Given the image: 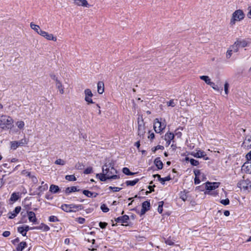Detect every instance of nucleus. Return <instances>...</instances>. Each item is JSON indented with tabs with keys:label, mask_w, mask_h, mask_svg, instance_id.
<instances>
[{
	"label": "nucleus",
	"mask_w": 251,
	"mask_h": 251,
	"mask_svg": "<svg viewBox=\"0 0 251 251\" xmlns=\"http://www.w3.org/2000/svg\"><path fill=\"white\" fill-rule=\"evenodd\" d=\"M117 171L111 162L106 163L102 168V173L97 174V178L101 181H105L107 179H117L120 176L117 175Z\"/></svg>",
	"instance_id": "f257e3e1"
},
{
	"label": "nucleus",
	"mask_w": 251,
	"mask_h": 251,
	"mask_svg": "<svg viewBox=\"0 0 251 251\" xmlns=\"http://www.w3.org/2000/svg\"><path fill=\"white\" fill-rule=\"evenodd\" d=\"M14 120L12 117L6 115L0 116V128L3 130L11 129L13 125Z\"/></svg>",
	"instance_id": "f03ea898"
},
{
	"label": "nucleus",
	"mask_w": 251,
	"mask_h": 251,
	"mask_svg": "<svg viewBox=\"0 0 251 251\" xmlns=\"http://www.w3.org/2000/svg\"><path fill=\"white\" fill-rule=\"evenodd\" d=\"M220 183L219 182H211L207 181L204 183L206 191L204 192L205 194L212 195L215 197L218 195V192L216 191L211 192L216 188H218L220 186Z\"/></svg>",
	"instance_id": "7ed1b4c3"
},
{
	"label": "nucleus",
	"mask_w": 251,
	"mask_h": 251,
	"mask_svg": "<svg viewBox=\"0 0 251 251\" xmlns=\"http://www.w3.org/2000/svg\"><path fill=\"white\" fill-rule=\"evenodd\" d=\"M245 18V14L241 9L235 10L232 14L230 20V25L233 26L236 22H240Z\"/></svg>",
	"instance_id": "20e7f679"
},
{
	"label": "nucleus",
	"mask_w": 251,
	"mask_h": 251,
	"mask_svg": "<svg viewBox=\"0 0 251 251\" xmlns=\"http://www.w3.org/2000/svg\"><path fill=\"white\" fill-rule=\"evenodd\" d=\"M28 143L27 140L25 138H24L18 141H12L10 142V149L13 150H16L20 146H23Z\"/></svg>",
	"instance_id": "39448f33"
},
{
	"label": "nucleus",
	"mask_w": 251,
	"mask_h": 251,
	"mask_svg": "<svg viewBox=\"0 0 251 251\" xmlns=\"http://www.w3.org/2000/svg\"><path fill=\"white\" fill-rule=\"evenodd\" d=\"M166 127V124L161 123L158 119H155L154 122L153 128L156 133L161 132Z\"/></svg>",
	"instance_id": "423d86ee"
},
{
	"label": "nucleus",
	"mask_w": 251,
	"mask_h": 251,
	"mask_svg": "<svg viewBox=\"0 0 251 251\" xmlns=\"http://www.w3.org/2000/svg\"><path fill=\"white\" fill-rule=\"evenodd\" d=\"M84 100L85 101L87 102V104H90L92 103H94V102L93 101L92 99L93 96V94L90 89H86L84 91Z\"/></svg>",
	"instance_id": "0eeeda50"
},
{
	"label": "nucleus",
	"mask_w": 251,
	"mask_h": 251,
	"mask_svg": "<svg viewBox=\"0 0 251 251\" xmlns=\"http://www.w3.org/2000/svg\"><path fill=\"white\" fill-rule=\"evenodd\" d=\"M238 186L243 190H249L251 188V182L249 179L242 180L238 182Z\"/></svg>",
	"instance_id": "6e6552de"
},
{
	"label": "nucleus",
	"mask_w": 251,
	"mask_h": 251,
	"mask_svg": "<svg viewBox=\"0 0 251 251\" xmlns=\"http://www.w3.org/2000/svg\"><path fill=\"white\" fill-rule=\"evenodd\" d=\"M242 147L246 150L251 149V134L246 137L242 144Z\"/></svg>",
	"instance_id": "1a4fd4ad"
},
{
	"label": "nucleus",
	"mask_w": 251,
	"mask_h": 251,
	"mask_svg": "<svg viewBox=\"0 0 251 251\" xmlns=\"http://www.w3.org/2000/svg\"><path fill=\"white\" fill-rule=\"evenodd\" d=\"M40 35L46 38L48 40L56 41L57 38L52 34L49 33L48 32L43 31L40 32Z\"/></svg>",
	"instance_id": "9d476101"
},
{
	"label": "nucleus",
	"mask_w": 251,
	"mask_h": 251,
	"mask_svg": "<svg viewBox=\"0 0 251 251\" xmlns=\"http://www.w3.org/2000/svg\"><path fill=\"white\" fill-rule=\"evenodd\" d=\"M150 202L148 201H145L142 203V209L141 210L140 214L144 215L147 211L150 209Z\"/></svg>",
	"instance_id": "9b49d317"
},
{
	"label": "nucleus",
	"mask_w": 251,
	"mask_h": 251,
	"mask_svg": "<svg viewBox=\"0 0 251 251\" xmlns=\"http://www.w3.org/2000/svg\"><path fill=\"white\" fill-rule=\"evenodd\" d=\"M74 4L78 6L89 7L90 5L86 0H74Z\"/></svg>",
	"instance_id": "f8f14e48"
},
{
	"label": "nucleus",
	"mask_w": 251,
	"mask_h": 251,
	"mask_svg": "<svg viewBox=\"0 0 251 251\" xmlns=\"http://www.w3.org/2000/svg\"><path fill=\"white\" fill-rule=\"evenodd\" d=\"M21 210V206H17L15 207L14 211L10 212L8 213V218L10 219L14 218L20 212Z\"/></svg>",
	"instance_id": "ddd939ff"
},
{
	"label": "nucleus",
	"mask_w": 251,
	"mask_h": 251,
	"mask_svg": "<svg viewBox=\"0 0 251 251\" xmlns=\"http://www.w3.org/2000/svg\"><path fill=\"white\" fill-rule=\"evenodd\" d=\"M242 170L247 174H251V163L245 162L242 167Z\"/></svg>",
	"instance_id": "4468645a"
},
{
	"label": "nucleus",
	"mask_w": 251,
	"mask_h": 251,
	"mask_svg": "<svg viewBox=\"0 0 251 251\" xmlns=\"http://www.w3.org/2000/svg\"><path fill=\"white\" fill-rule=\"evenodd\" d=\"M129 220V217L127 215H124L121 217H119L115 219V221L117 223H121L122 225L124 224H126L128 223Z\"/></svg>",
	"instance_id": "2eb2a0df"
},
{
	"label": "nucleus",
	"mask_w": 251,
	"mask_h": 251,
	"mask_svg": "<svg viewBox=\"0 0 251 251\" xmlns=\"http://www.w3.org/2000/svg\"><path fill=\"white\" fill-rule=\"evenodd\" d=\"M191 155L195 157L202 158L204 157L206 154L204 151L200 150H196V151H193L191 153Z\"/></svg>",
	"instance_id": "dca6fc26"
},
{
	"label": "nucleus",
	"mask_w": 251,
	"mask_h": 251,
	"mask_svg": "<svg viewBox=\"0 0 251 251\" xmlns=\"http://www.w3.org/2000/svg\"><path fill=\"white\" fill-rule=\"evenodd\" d=\"M31 229H40L44 231H48L50 229V228L48 225L44 223H41L40 226H38L31 227Z\"/></svg>",
	"instance_id": "f3484780"
},
{
	"label": "nucleus",
	"mask_w": 251,
	"mask_h": 251,
	"mask_svg": "<svg viewBox=\"0 0 251 251\" xmlns=\"http://www.w3.org/2000/svg\"><path fill=\"white\" fill-rule=\"evenodd\" d=\"M28 219L29 222L33 223H36L37 222V218L35 214L32 211H28L27 212Z\"/></svg>",
	"instance_id": "a211bd4d"
},
{
	"label": "nucleus",
	"mask_w": 251,
	"mask_h": 251,
	"mask_svg": "<svg viewBox=\"0 0 251 251\" xmlns=\"http://www.w3.org/2000/svg\"><path fill=\"white\" fill-rule=\"evenodd\" d=\"M174 138V134L172 132H167L164 137V139L167 142L168 145L171 143V141Z\"/></svg>",
	"instance_id": "6ab92c4d"
},
{
	"label": "nucleus",
	"mask_w": 251,
	"mask_h": 251,
	"mask_svg": "<svg viewBox=\"0 0 251 251\" xmlns=\"http://www.w3.org/2000/svg\"><path fill=\"white\" fill-rule=\"evenodd\" d=\"M146 132L145 130V127L143 123V122H142V123L139 124L138 125V134L140 136H142L144 135V134Z\"/></svg>",
	"instance_id": "aec40b11"
},
{
	"label": "nucleus",
	"mask_w": 251,
	"mask_h": 251,
	"mask_svg": "<svg viewBox=\"0 0 251 251\" xmlns=\"http://www.w3.org/2000/svg\"><path fill=\"white\" fill-rule=\"evenodd\" d=\"M55 86L57 89H58L60 94H63L64 93L63 85L60 80L55 83Z\"/></svg>",
	"instance_id": "412c9836"
},
{
	"label": "nucleus",
	"mask_w": 251,
	"mask_h": 251,
	"mask_svg": "<svg viewBox=\"0 0 251 251\" xmlns=\"http://www.w3.org/2000/svg\"><path fill=\"white\" fill-rule=\"evenodd\" d=\"M30 26L31 29L34 30L39 35H40V32L43 31V30L40 29V27L38 25H35L33 23H30Z\"/></svg>",
	"instance_id": "4be33fe9"
},
{
	"label": "nucleus",
	"mask_w": 251,
	"mask_h": 251,
	"mask_svg": "<svg viewBox=\"0 0 251 251\" xmlns=\"http://www.w3.org/2000/svg\"><path fill=\"white\" fill-rule=\"evenodd\" d=\"M98 92L100 94H102L104 92V83L102 81L98 82L97 84Z\"/></svg>",
	"instance_id": "5701e85b"
},
{
	"label": "nucleus",
	"mask_w": 251,
	"mask_h": 251,
	"mask_svg": "<svg viewBox=\"0 0 251 251\" xmlns=\"http://www.w3.org/2000/svg\"><path fill=\"white\" fill-rule=\"evenodd\" d=\"M154 163L158 169H161L163 168V163L159 157L155 159Z\"/></svg>",
	"instance_id": "b1692460"
},
{
	"label": "nucleus",
	"mask_w": 251,
	"mask_h": 251,
	"mask_svg": "<svg viewBox=\"0 0 251 251\" xmlns=\"http://www.w3.org/2000/svg\"><path fill=\"white\" fill-rule=\"evenodd\" d=\"M79 191V190L77 189L76 187L72 186V187H67V188H66L65 192L66 194H69L72 192H75Z\"/></svg>",
	"instance_id": "393cba45"
},
{
	"label": "nucleus",
	"mask_w": 251,
	"mask_h": 251,
	"mask_svg": "<svg viewBox=\"0 0 251 251\" xmlns=\"http://www.w3.org/2000/svg\"><path fill=\"white\" fill-rule=\"evenodd\" d=\"M83 194L89 198L96 197L98 195L97 193H92L91 191L86 190L83 191Z\"/></svg>",
	"instance_id": "a878e982"
},
{
	"label": "nucleus",
	"mask_w": 251,
	"mask_h": 251,
	"mask_svg": "<svg viewBox=\"0 0 251 251\" xmlns=\"http://www.w3.org/2000/svg\"><path fill=\"white\" fill-rule=\"evenodd\" d=\"M26 246L27 244L25 242H21L16 248L17 251H22Z\"/></svg>",
	"instance_id": "bb28decb"
},
{
	"label": "nucleus",
	"mask_w": 251,
	"mask_h": 251,
	"mask_svg": "<svg viewBox=\"0 0 251 251\" xmlns=\"http://www.w3.org/2000/svg\"><path fill=\"white\" fill-rule=\"evenodd\" d=\"M48 186L46 183H44V181L41 182V185L39 186L38 190L40 193H42L48 189Z\"/></svg>",
	"instance_id": "cd10ccee"
},
{
	"label": "nucleus",
	"mask_w": 251,
	"mask_h": 251,
	"mask_svg": "<svg viewBox=\"0 0 251 251\" xmlns=\"http://www.w3.org/2000/svg\"><path fill=\"white\" fill-rule=\"evenodd\" d=\"M70 207H71V209L72 210V212H76L78 210H81L82 209V206L81 205H76L75 204H70Z\"/></svg>",
	"instance_id": "c85d7f7f"
},
{
	"label": "nucleus",
	"mask_w": 251,
	"mask_h": 251,
	"mask_svg": "<svg viewBox=\"0 0 251 251\" xmlns=\"http://www.w3.org/2000/svg\"><path fill=\"white\" fill-rule=\"evenodd\" d=\"M59 191V188L58 186L51 184L50 187V191L53 193H57Z\"/></svg>",
	"instance_id": "c756f323"
},
{
	"label": "nucleus",
	"mask_w": 251,
	"mask_h": 251,
	"mask_svg": "<svg viewBox=\"0 0 251 251\" xmlns=\"http://www.w3.org/2000/svg\"><path fill=\"white\" fill-rule=\"evenodd\" d=\"M186 161H189L191 164L193 166H197L199 164V162L198 160H196L193 158L189 159V157H185Z\"/></svg>",
	"instance_id": "7c9ffc66"
},
{
	"label": "nucleus",
	"mask_w": 251,
	"mask_h": 251,
	"mask_svg": "<svg viewBox=\"0 0 251 251\" xmlns=\"http://www.w3.org/2000/svg\"><path fill=\"white\" fill-rule=\"evenodd\" d=\"M71 207H70V204H64L61 206V209L67 212H71L72 210L71 209Z\"/></svg>",
	"instance_id": "2f4dec72"
},
{
	"label": "nucleus",
	"mask_w": 251,
	"mask_h": 251,
	"mask_svg": "<svg viewBox=\"0 0 251 251\" xmlns=\"http://www.w3.org/2000/svg\"><path fill=\"white\" fill-rule=\"evenodd\" d=\"M201 79L203 80L207 84L209 85L211 82V79L208 76L201 75L200 76Z\"/></svg>",
	"instance_id": "473e14b6"
},
{
	"label": "nucleus",
	"mask_w": 251,
	"mask_h": 251,
	"mask_svg": "<svg viewBox=\"0 0 251 251\" xmlns=\"http://www.w3.org/2000/svg\"><path fill=\"white\" fill-rule=\"evenodd\" d=\"M139 181V179L136 178L133 180H127L126 182V184L127 186H134Z\"/></svg>",
	"instance_id": "72a5a7b5"
},
{
	"label": "nucleus",
	"mask_w": 251,
	"mask_h": 251,
	"mask_svg": "<svg viewBox=\"0 0 251 251\" xmlns=\"http://www.w3.org/2000/svg\"><path fill=\"white\" fill-rule=\"evenodd\" d=\"M237 44V42H235L233 45L229 48L233 52H237L239 50V47Z\"/></svg>",
	"instance_id": "f704fd0d"
},
{
	"label": "nucleus",
	"mask_w": 251,
	"mask_h": 251,
	"mask_svg": "<svg viewBox=\"0 0 251 251\" xmlns=\"http://www.w3.org/2000/svg\"><path fill=\"white\" fill-rule=\"evenodd\" d=\"M235 42H237L238 43V46L239 47H242V48H244V47H245L246 46H247L248 45V43L245 40H241V41H236Z\"/></svg>",
	"instance_id": "c9c22d12"
},
{
	"label": "nucleus",
	"mask_w": 251,
	"mask_h": 251,
	"mask_svg": "<svg viewBox=\"0 0 251 251\" xmlns=\"http://www.w3.org/2000/svg\"><path fill=\"white\" fill-rule=\"evenodd\" d=\"M16 125L20 129H23L25 127V123L23 121H17Z\"/></svg>",
	"instance_id": "e433bc0d"
},
{
	"label": "nucleus",
	"mask_w": 251,
	"mask_h": 251,
	"mask_svg": "<svg viewBox=\"0 0 251 251\" xmlns=\"http://www.w3.org/2000/svg\"><path fill=\"white\" fill-rule=\"evenodd\" d=\"M18 231L23 236H25L26 235V232L25 230V228L23 226H20L18 227Z\"/></svg>",
	"instance_id": "4c0bfd02"
},
{
	"label": "nucleus",
	"mask_w": 251,
	"mask_h": 251,
	"mask_svg": "<svg viewBox=\"0 0 251 251\" xmlns=\"http://www.w3.org/2000/svg\"><path fill=\"white\" fill-rule=\"evenodd\" d=\"M19 199V195L16 193H13L10 197V201H16Z\"/></svg>",
	"instance_id": "58836bf2"
},
{
	"label": "nucleus",
	"mask_w": 251,
	"mask_h": 251,
	"mask_svg": "<svg viewBox=\"0 0 251 251\" xmlns=\"http://www.w3.org/2000/svg\"><path fill=\"white\" fill-rule=\"evenodd\" d=\"M65 178L66 180L70 181H75L76 179L74 175H67L65 176Z\"/></svg>",
	"instance_id": "ea45409f"
},
{
	"label": "nucleus",
	"mask_w": 251,
	"mask_h": 251,
	"mask_svg": "<svg viewBox=\"0 0 251 251\" xmlns=\"http://www.w3.org/2000/svg\"><path fill=\"white\" fill-rule=\"evenodd\" d=\"M209 85H210L214 90H215L217 91H220L222 90V89L220 90L218 86L217 85H216L215 83H214L212 81L210 82V83L209 84Z\"/></svg>",
	"instance_id": "a19ab883"
},
{
	"label": "nucleus",
	"mask_w": 251,
	"mask_h": 251,
	"mask_svg": "<svg viewBox=\"0 0 251 251\" xmlns=\"http://www.w3.org/2000/svg\"><path fill=\"white\" fill-rule=\"evenodd\" d=\"M123 172L126 175H132L134 174L133 173H131L128 168L125 167L123 169Z\"/></svg>",
	"instance_id": "79ce46f5"
},
{
	"label": "nucleus",
	"mask_w": 251,
	"mask_h": 251,
	"mask_svg": "<svg viewBox=\"0 0 251 251\" xmlns=\"http://www.w3.org/2000/svg\"><path fill=\"white\" fill-rule=\"evenodd\" d=\"M55 164H57V165H64L65 164V161L64 160H63V159H57L55 161Z\"/></svg>",
	"instance_id": "37998d69"
},
{
	"label": "nucleus",
	"mask_w": 251,
	"mask_h": 251,
	"mask_svg": "<svg viewBox=\"0 0 251 251\" xmlns=\"http://www.w3.org/2000/svg\"><path fill=\"white\" fill-rule=\"evenodd\" d=\"M163 201H161L159 202V205L158 207V212L161 214L163 211Z\"/></svg>",
	"instance_id": "c03bdc74"
},
{
	"label": "nucleus",
	"mask_w": 251,
	"mask_h": 251,
	"mask_svg": "<svg viewBox=\"0 0 251 251\" xmlns=\"http://www.w3.org/2000/svg\"><path fill=\"white\" fill-rule=\"evenodd\" d=\"M171 178L170 176H167L166 177H163V178L162 177V178H160V182L162 184H164L165 181H169L170 180H171Z\"/></svg>",
	"instance_id": "a18cd8bd"
},
{
	"label": "nucleus",
	"mask_w": 251,
	"mask_h": 251,
	"mask_svg": "<svg viewBox=\"0 0 251 251\" xmlns=\"http://www.w3.org/2000/svg\"><path fill=\"white\" fill-rule=\"evenodd\" d=\"M49 220L50 222H58L59 220L57 217L55 216H50L49 217Z\"/></svg>",
	"instance_id": "49530a36"
},
{
	"label": "nucleus",
	"mask_w": 251,
	"mask_h": 251,
	"mask_svg": "<svg viewBox=\"0 0 251 251\" xmlns=\"http://www.w3.org/2000/svg\"><path fill=\"white\" fill-rule=\"evenodd\" d=\"M6 212V210L5 208L3 207V204L1 202H0V217L2 215V214Z\"/></svg>",
	"instance_id": "de8ad7c7"
},
{
	"label": "nucleus",
	"mask_w": 251,
	"mask_h": 251,
	"mask_svg": "<svg viewBox=\"0 0 251 251\" xmlns=\"http://www.w3.org/2000/svg\"><path fill=\"white\" fill-rule=\"evenodd\" d=\"M100 209L103 212H107L109 211V208L105 204H103L100 206Z\"/></svg>",
	"instance_id": "09e8293b"
},
{
	"label": "nucleus",
	"mask_w": 251,
	"mask_h": 251,
	"mask_svg": "<svg viewBox=\"0 0 251 251\" xmlns=\"http://www.w3.org/2000/svg\"><path fill=\"white\" fill-rule=\"evenodd\" d=\"M176 103L175 102L174 100H171L167 102V105L168 106L175 107Z\"/></svg>",
	"instance_id": "8fccbe9b"
},
{
	"label": "nucleus",
	"mask_w": 251,
	"mask_h": 251,
	"mask_svg": "<svg viewBox=\"0 0 251 251\" xmlns=\"http://www.w3.org/2000/svg\"><path fill=\"white\" fill-rule=\"evenodd\" d=\"M233 51H232V50H230V49L228 48V49L227 50V51H226V57L227 58H229L232 53H233Z\"/></svg>",
	"instance_id": "3c124183"
},
{
	"label": "nucleus",
	"mask_w": 251,
	"mask_h": 251,
	"mask_svg": "<svg viewBox=\"0 0 251 251\" xmlns=\"http://www.w3.org/2000/svg\"><path fill=\"white\" fill-rule=\"evenodd\" d=\"M228 88H229V84L226 82L225 83L224 85V90L226 95L228 94Z\"/></svg>",
	"instance_id": "603ef678"
},
{
	"label": "nucleus",
	"mask_w": 251,
	"mask_h": 251,
	"mask_svg": "<svg viewBox=\"0 0 251 251\" xmlns=\"http://www.w3.org/2000/svg\"><path fill=\"white\" fill-rule=\"evenodd\" d=\"M93 172V169L92 167H88L87 168H86L84 171V173L85 174H91Z\"/></svg>",
	"instance_id": "864d4df0"
},
{
	"label": "nucleus",
	"mask_w": 251,
	"mask_h": 251,
	"mask_svg": "<svg viewBox=\"0 0 251 251\" xmlns=\"http://www.w3.org/2000/svg\"><path fill=\"white\" fill-rule=\"evenodd\" d=\"M220 202L225 205H226L229 204V200L228 199H226L225 200H222L220 201Z\"/></svg>",
	"instance_id": "5fc2aeb1"
},
{
	"label": "nucleus",
	"mask_w": 251,
	"mask_h": 251,
	"mask_svg": "<svg viewBox=\"0 0 251 251\" xmlns=\"http://www.w3.org/2000/svg\"><path fill=\"white\" fill-rule=\"evenodd\" d=\"M22 174L23 175H25V176H28L29 178L31 176V175L30 174V173L29 172H28L26 170H24L22 172Z\"/></svg>",
	"instance_id": "6e6d98bb"
},
{
	"label": "nucleus",
	"mask_w": 251,
	"mask_h": 251,
	"mask_svg": "<svg viewBox=\"0 0 251 251\" xmlns=\"http://www.w3.org/2000/svg\"><path fill=\"white\" fill-rule=\"evenodd\" d=\"M165 242L166 244L170 246L173 245L174 244V242L170 238H168L167 240H166Z\"/></svg>",
	"instance_id": "4d7b16f0"
},
{
	"label": "nucleus",
	"mask_w": 251,
	"mask_h": 251,
	"mask_svg": "<svg viewBox=\"0 0 251 251\" xmlns=\"http://www.w3.org/2000/svg\"><path fill=\"white\" fill-rule=\"evenodd\" d=\"M109 189L112 190L113 191V192H119L121 189V188H119V187H112V186H110L109 187Z\"/></svg>",
	"instance_id": "13d9d810"
},
{
	"label": "nucleus",
	"mask_w": 251,
	"mask_h": 251,
	"mask_svg": "<svg viewBox=\"0 0 251 251\" xmlns=\"http://www.w3.org/2000/svg\"><path fill=\"white\" fill-rule=\"evenodd\" d=\"M107 224L106 223H105V222H100L99 223V226H100V228L103 229V228H105L106 227V226H107Z\"/></svg>",
	"instance_id": "bf43d9fd"
},
{
	"label": "nucleus",
	"mask_w": 251,
	"mask_h": 251,
	"mask_svg": "<svg viewBox=\"0 0 251 251\" xmlns=\"http://www.w3.org/2000/svg\"><path fill=\"white\" fill-rule=\"evenodd\" d=\"M201 177L195 176L194 179V182L195 184H198L201 182Z\"/></svg>",
	"instance_id": "052dcab7"
},
{
	"label": "nucleus",
	"mask_w": 251,
	"mask_h": 251,
	"mask_svg": "<svg viewBox=\"0 0 251 251\" xmlns=\"http://www.w3.org/2000/svg\"><path fill=\"white\" fill-rule=\"evenodd\" d=\"M77 222L79 224H83L85 221V219L83 218L79 217L77 219Z\"/></svg>",
	"instance_id": "680f3d73"
},
{
	"label": "nucleus",
	"mask_w": 251,
	"mask_h": 251,
	"mask_svg": "<svg viewBox=\"0 0 251 251\" xmlns=\"http://www.w3.org/2000/svg\"><path fill=\"white\" fill-rule=\"evenodd\" d=\"M50 77L55 82V83L59 81L58 77L55 75H51Z\"/></svg>",
	"instance_id": "e2e57ef3"
},
{
	"label": "nucleus",
	"mask_w": 251,
	"mask_h": 251,
	"mask_svg": "<svg viewBox=\"0 0 251 251\" xmlns=\"http://www.w3.org/2000/svg\"><path fill=\"white\" fill-rule=\"evenodd\" d=\"M195 176L201 177V173L200 170H197L194 171Z\"/></svg>",
	"instance_id": "0e129e2a"
},
{
	"label": "nucleus",
	"mask_w": 251,
	"mask_h": 251,
	"mask_svg": "<svg viewBox=\"0 0 251 251\" xmlns=\"http://www.w3.org/2000/svg\"><path fill=\"white\" fill-rule=\"evenodd\" d=\"M30 178H31L32 181L33 182H34V183H36L38 182L37 178L34 176L31 175V176L30 177Z\"/></svg>",
	"instance_id": "69168bd1"
},
{
	"label": "nucleus",
	"mask_w": 251,
	"mask_h": 251,
	"mask_svg": "<svg viewBox=\"0 0 251 251\" xmlns=\"http://www.w3.org/2000/svg\"><path fill=\"white\" fill-rule=\"evenodd\" d=\"M246 159L247 160V162H249L251 160V151L247 154L246 156Z\"/></svg>",
	"instance_id": "338daca9"
},
{
	"label": "nucleus",
	"mask_w": 251,
	"mask_h": 251,
	"mask_svg": "<svg viewBox=\"0 0 251 251\" xmlns=\"http://www.w3.org/2000/svg\"><path fill=\"white\" fill-rule=\"evenodd\" d=\"M10 235V232L9 231H5L2 233V235L5 237H8Z\"/></svg>",
	"instance_id": "774afa93"
}]
</instances>
